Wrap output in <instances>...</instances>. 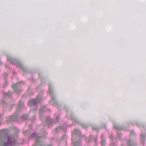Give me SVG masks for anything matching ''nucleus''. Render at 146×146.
<instances>
[{"label": "nucleus", "mask_w": 146, "mask_h": 146, "mask_svg": "<svg viewBox=\"0 0 146 146\" xmlns=\"http://www.w3.org/2000/svg\"><path fill=\"white\" fill-rule=\"evenodd\" d=\"M3 146H13L16 143V140L10 136L4 138L3 140Z\"/></svg>", "instance_id": "nucleus-1"}, {"label": "nucleus", "mask_w": 146, "mask_h": 146, "mask_svg": "<svg viewBox=\"0 0 146 146\" xmlns=\"http://www.w3.org/2000/svg\"><path fill=\"white\" fill-rule=\"evenodd\" d=\"M38 99L36 100L32 99L29 100L28 102V104L29 106L35 104L36 103L38 102Z\"/></svg>", "instance_id": "nucleus-2"}, {"label": "nucleus", "mask_w": 146, "mask_h": 146, "mask_svg": "<svg viewBox=\"0 0 146 146\" xmlns=\"http://www.w3.org/2000/svg\"><path fill=\"white\" fill-rule=\"evenodd\" d=\"M23 82V81H21L18 82L16 84H14L12 85V87L14 89L15 92L16 93H19V92L21 91L20 90H19L17 88H16L18 86L19 84H20L21 83H22Z\"/></svg>", "instance_id": "nucleus-3"}, {"label": "nucleus", "mask_w": 146, "mask_h": 146, "mask_svg": "<svg viewBox=\"0 0 146 146\" xmlns=\"http://www.w3.org/2000/svg\"><path fill=\"white\" fill-rule=\"evenodd\" d=\"M105 143H106L105 140L103 139H102V140H101V143H102V145H104Z\"/></svg>", "instance_id": "nucleus-4"}, {"label": "nucleus", "mask_w": 146, "mask_h": 146, "mask_svg": "<svg viewBox=\"0 0 146 146\" xmlns=\"http://www.w3.org/2000/svg\"><path fill=\"white\" fill-rule=\"evenodd\" d=\"M74 132L76 134H77L79 132V130L78 129H74Z\"/></svg>", "instance_id": "nucleus-5"}, {"label": "nucleus", "mask_w": 146, "mask_h": 146, "mask_svg": "<svg viewBox=\"0 0 146 146\" xmlns=\"http://www.w3.org/2000/svg\"><path fill=\"white\" fill-rule=\"evenodd\" d=\"M23 102L22 101H20L19 102V105L20 106L23 105Z\"/></svg>", "instance_id": "nucleus-6"}, {"label": "nucleus", "mask_w": 146, "mask_h": 146, "mask_svg": "<svg viewBox=\"0 0 146 146\" xmlns=\"http://www.w3.org/2000/svg\"><path fill=\"white\" fill-rule=\"evenodd\" d=\"M49 91L48 92V94L49 95H51V90H50V86H49Z\"/></svg>", "instance_id": "nucleus-7"}, {"label": "nucleus", "mask_w": 146, "mask_h": 146, "mask_svg": "<svg viewBox=\"0 0 146 146\" xmlns=\"http://www.w3.org/2000/svg\"><path fill=\"white\" fill-rule=\"evenodd\" d=\"M135 134L134 132L133 131H132L131 133V135H133Z\"/></svg>", "instance_id": "nucleus-8"}, {"label": "nucleus", "mask_w": 146, "mask_h": 146, "mask_svg": "<svg viewBox=\"0 0 146 146\" xmlns=\"http://www.w3.org/2000/svg\"><path fill=\"white\" fill-rule=\"evenodd\" d=\"M5 131V129H2L1 131L2 132H4Z\"/></svg>", "instance_id": "nucleus-9"}, {"label": "nucleus", "mask_w": 146, "mask_h": 146, "mask_svg": "<svg viewBox=\"0 0 146 146\" xmlns=\"http://www.w3.org/2000/svg\"><path fill=\"white\" fill-rule=\"evenodd\" d=\"M76 143L75 145H74V146H76Z\"/></svg>", "instance_id": "nucleus-10"}, {"label": "nucleus", "mask_w": 146, "mask_h": 146, "mask_svg": "<svg viewBox=\"0 0 146 146\" xmlns=\"http://www.w3.org/2000/svg\"><path fill=\"white\" fill-rule=\"evenodd\" d=\"M103 135H102L101 137H103Z\"/></svg>", "instance_id": "nucleus-11"}, {"label": "nucleus", "mask_w": 146, "mask_h": 146, "mask_svg": "<svg viewBox=\"0 0 146 146\" xmlns=\"http://www.w3.org/2000/svg\"><path fill=\"white\" fill-rule=\"evenodd\" d=\"M41 110H40V112H41Z\"/></svg>", "instance_id": "nucleus-12"}, {"label": "nucleus", "mask_w": 146, "mask_h": 146, "mask_svg": "<svg viewBox=\"0 0 146 146\" xmlns=\"http://www.w3.org/2000/svg\"><path fill=\"white\" fill-rule=\"evenodd\" d=\"M35 135V134H33V135Z\"/></svg>", "instance_id": "nucleus-13"}, {"label": "nucleus", "mask_w": 146, "mask_h": 146, "mask_svg": "<svg viewBox=\"0 0 146 146\" xmlns=\"http://www.w3.org/2000/svg\"><path fill=\"white\" fill-rule=\"evenodd\" d=\"M114 127H115V128H116V127H115V126H114Z\"/></svg>", "instance_id": "nucleus-14"}]
</instances>
